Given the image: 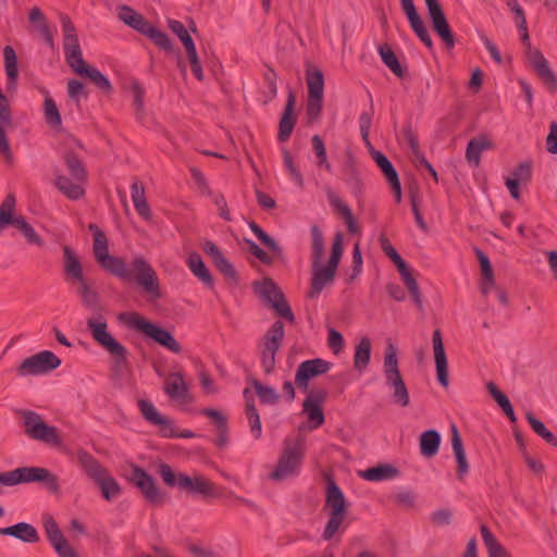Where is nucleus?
<instances>
[{"label":"nucleus","mask_w":557,"mask_h":557,"mask_svg":"<svg viewBox=\"0 0 557 557\" xmlns=\"http://www.w3.org/2000/svg\"><path fill=\"white\" fill-rule=\"evenodd\" d=\"M450 432L453 451L457 461V476L459 480H462L463 476L469 471V463L467 461L463 444L458 428L455 424H451Z\"/></svg>","instance_id":"obj_30"},{"label":"nucleus","mask_w":557,"mask_h":557,"mask_svg":"<svg viewBox=\"0 0 557 557\" xmlns=\"http://www.w3.org/2000/svg\"><path fill=\"white\" fill-rule=\"evenodd\" d=\"M212 262H213L214 267L220 271V273L225 278L237 283V281H238L237 272H236L234 265L225 258L224 255L220 256Z\"/></svg>","instance_id":"obj_57"},{"label":"nucleus","mask_w":557,"mask_h":557,"mask_svg":"<svg viewBox=\"0 0 557 557\" xmlns=\"http://www.w3.org/2000/svg\"><path fill=\"white\" fill-rule=\"evenodd\" d=\"M442 437L438 431L430 429L421 433L419 437L420 454L425 458H432L437 455Z\"/></svg>","instance_id":"obj_32"},{"label":"nucleus","mask_w":557,"mask_h":557,"mask_svg":"<svg viewBox=\"0 0 557 557\" xmlns=\"http://www.w3.org/2000/svg\"><path fill=\"white\" fill-rule=\"evenodd\" d=\"M371 341L369 337H362L356 346L354 355V368L358 372H363L371 359Z\"/></svg>","instance_id":"obj_38"},{"label":"nucleus","mask_w":557,"mask_h":557,"mask_svg":"<svg viewBox=\"0 0 557 557\" xmlns=\"http://www.w3.org/2000/svg\"><path fill=\"white\" fill-rule=\"evenodd\" d=\"M380 246L381 249L384 251V253L393 261L399 273H404L407 271L409 265L406 263V261L401 258V256L397 252V250L394 248V246L391 244L389 239L385 236H381L380 239Z\"/></svg>","instance_id":"obj_44"},{"label":"nucleus","mask_w":557,"mask_h":557,"mask_svg":"<svg viewBox=\"0 0 557 557\" xmlns=\"http://www.w3.org/2000/svg\"><path fill=\"white\" fill-rule=\"evenodd\" d=\"M432 344L434 350V360L437 381L443 387L448 386V362L443 344L442 333L438 329L434 330L432 335Z\"/></svg>","instance_id":"obj_24"},{"label":"nucleus","mask_w":557,"mask_h":557,"mask_svg":"<svg viewBox=\"0 0 557 557\" xmlns=\"http://www.w3.org/2000/svg\"><path fill=\"white\" fill-rule=\"evenodd\" d=\"M69 66L78 75L87 77L90 82L104 94H111L113 87L108 79L97 67L88 65L83 55L69 63Z\"/></svg>","instance_id":"obj_23"},{"label":"nucleus","mask_w":557,"mask_h":557,"mask_svg":"<svg viewBox=\"0 0 557 557\" xmlns=\"http://www.w3.org/2000/svg\"><path fill=\"white\" fill-rule=\"evenodd\" d=\"M61 364V359L50 350H42L25 358L16 368L20 376L41 375L49 373Z\"/></svg>","instance_id":"obj_14"},{"label":"nucleus","mask_w":557,"mask_h":557,"mask_svg":"<svg viewBox=\"0 0 557 557\" xmlns=\"http://www.w3.org/2000/svg\"><path fill=\"white\" fill-rule=\"evenodd\" d=\"M508 9L515 14V21L518 29H523L527 25L524 10L517 0H503Z\"/></svg>","instance_id":"obj_64"},{"label":"nucleus","mask_w":557,"mask_h":557,"mask_svg":"<svg viewBox=\"0 0 557 557\" xmlns=\"http://www.w3.org/2000/svg\"><path fill=\"white\" fill-rule=\"evenodd\" d=\"M308 100L306 114L309 122L317 121L322 112L324 95V76L321 70L308 67L306 71Z\"/></svg>","instance_id":"obj_13"},{"label":"nucleus","mask_w":557,"mask_h":557,"mask_svg":"<svg viewBox=\"0 0 557 557\" xmlns=\"http://www.w3.org/2000/svg\"><path fill=\"white\" fill-rule=\"evenodd\" d=\"M185 50H186L187 59L191 66L193 74L195 75V77L198 81H202L203 79V71H202V66H201V63H200V60H199V57H198V53L196 50V46L195 45L189 46V47L185 48Z\"/></svg>","instance_id":"obj_62"},{"label":"nucleus","mask_w":557,"mask_h":557,"mask_svg":"<svg viewBox=\"0 0 557 557\" xmlns=\"http://www.w3.org/2000/svg\"><path fill=\"white\" fill-rule=\"evenodd\" d=\"M331 367V362L321 358L302 361L297 368L295 384L299 389L309 392V381L319 375L325 374Z\"/></svg>","instance_id":"obj_19"},{"label":"nucleus","mask_w":557,"mask_h":557,"mask_svg":"<svg viewBox=\"0 0 557 557\" xmlns=\"http://www.w3.org/2000/svg\"><path fill=\"white\" fill-rule=\"evenodd\" d=\"M295 104L296 96L295 92L290 89L278 124L277 139L281 143L286 141L290 137L296 125L297 119L294 114Z\"/></svg>","instance_id":"obj_26"},{"label":"nucleus","mask_w":557,"mask_h":557,"mask_svg":"<svg viewBox=\"0 0 557 557\" xmlns=\"http://www.w3.org/2000/svg\"><path fill=\"white\" fill-rule=\"evenodd\" d=\"M4 70L10 84H14L18 76L17 57L15 50L11 46L3 49Z\"/></svg>","instance_id":"obj_46"},{"label":"nucleus","mask_w":557,"mask_h":557,"mask_svg":"<svg viewBox=\"0 0 557 557\" xmlns=\"http://www.w3.org/2000/svg\"><path fill=\"white\" fill-rule=\"evenodd\" d=\"M186 264L191 273L198 277L206 286L213 287V277L206 267L201 256L197 251H193L188 255Z\"/></svg>","instance_id":"obj_33"},{"label":"nucleus","mask_w":557,"mask_h":557,"mask_svg":"<svg viewBox=\"0 0 557 557\" xmlns=\"http://www.w3.org/2000/svg\"><path fill=\"white\" fill-rule=\"evenodd\" d=\"M474 251H475V255L478 257V260H479V263L481 267L483 280L487 281L490 283V285H493L494 284V273H493V268H492L488 257L479 248H475Z\"/></svg>","instance_id":"obj_60"},{"label":"nucleus","mask_w":557,"mask_h":557,"mask_svg":"<svg viewBox=\"0 0 557 557\" xmlns=\"http://www.w3.org/2000/svg\"><path fill=\"white\" fill-rule=\"evenodd\" d=\"M283 162L285 169L288 171L290 178L297 184V186H304V177L300 171L297 169L292 154L286 148L282 149Z\"/></svg>","instance_id":"obj_55"},{"label":"nucleus","mask_w":557,"mask_h":557,"mask_svg":"<svg viewBox=\"0 0 557 557\" xmlns=\"http://www.w3.org/2000/svg\"><path fill=\"white\" fill-rule=\"evenodd\" d=\"M251 385L253 386L259 400L263 405H276L280 400V395L275 388L263 385L257 379H251Z\"/></svg>","instance_id":"obj_43"},{"label":"nucleus","mask_w":557,"mask_h":557,"mask_svg":"<svg viewBox=\"0 0 557 557\" xmlns=\"http://www.w3.org/2000/svg\"><path fill=\"white\" fill-rule=\"evenodd\" d=\"M313 151L318 158V166L331 171V164L327 161L326 149L322 138L319 135H313L311 138Z\"/></svg>","instance_id":"obj_54"},{"label":"nucleus","mask_w":557,"mask_h":557,"mask_svg":"<svg viewBox=\"0 0 557 557\" xmlns=\"http://www.w3.org/2000/svg\"><path fill=\"white\" fill-rule=\"evenodd\" d=\"M263 79L268 88L264 104H268L277 96V73L272 67H267Z\"/></svg>","instance_id":"obj_53"},{"label":"nucleus","mask_w":557,"mask_h":557,"mask_svg":"<svg viewBox=\"0 0 557 557\" xmlns=\"http://www.w3.org/2000/svg\"><path fill=\"white\" fill-rule=\"evenodd\" d=\"M138 408L144 419L148 421L150 424H154L159 422V418L162 416L158 412L156 407L149 400L140 399L138 400Z\"/></svg>","instance_id":"obj_61"},{"label":"nucleus","mask_w":557,"mask_h":557,"mask_svg":"<svg viewBox=\"0 0 557 557\" xmlns=\"http://www.w3.org/2000/svg\"><path fill=\"white\" fill-rule=\"evenodd\" d=\"M525 418L532 430L541 436L546 443L557 447V437L545 426V424L536 419L532 412H527Z\"/></svg>","instance_id":"obj_47"},{"label":"nucleus","mask_w":557,"mask_h":557,"mask_svg":"<svg viewBox=\"0 0 557 557\" xmlns=\"http://www.w3.org/2000/svg\"><path fill=\"white\" fill-rule=\"evenodd\" d=\"M60 23L63 33V48L66 63L78 59L83 55L75 25L66 14H60Z\"/></svg>","instance_id":"obj_22"},{"label":"nucleus","mask_w":557,"mask_h":557,"mask_svg":"<svg viewBox=\"0 0 557 557\" xmlns=\"http://www.w3.org/2000/svg\"><path fill=\"white\" fill-rule=\"evenodd\" d=\"M490 148H492V141L485 135L474 137L468 143L466 149V160L470 164L479 166L482 151Z\"/></svg>","instance_id":"obj_35"},{"label":"nucleus","mask_w":557,"mask_h":557,"mask_svg":"<svg viewBox=\"0 0 557 557\" xmlns=\"http://www.w3.org/2000/svg\"><path fill=\"white\" fill-rule=\"evenodd\" d=\"M345 182L352 189L355 194L361 191V182L358 171L351 160L347 161L343 169Z\"/></svg>","instance_id":"obj_52"},{"label":"nucleus","mask_w":557,"mask_h":557,"mask_svg":"<svg viewBox=\"0 0 557 557\" xmlns=\"http://www.w3.org/2000/svg\"><path fill=\"white\" fill-rule=\"evenodd\" d=\"M245 244L248 246V251L255 256L261 263L265 265L273 264L274 260H277L273 253H269L263 250L259 245H257L253 240L245 238Z\"/></svg>","instance_id":"obj_56"},{"label":"nucleus","mask_w":557,"mask_h":557,"mask_svg":"<svg viewBox=\"0 0 557 557\" xmlns=\"http://www.w3.org/2000/svg\"><path fill=\"white\" fill-rule=\"evenodd\" d=\"M62 159L70 176L62 174L59 170L54 171L53 185L70 200H78L83 198L86 193L87 170L82 160L71 148L64 150Z\"/></svg>","instance_id":"obj_3"},{"label":"nucleus","mask_w":557,"mask_h":557,"mask_svg":"<svg viewBox=\"0 0 557 557\" xmlns=\"http://www.w3.org/2000/svg\"><path fill=\"white\" fill-rule=\"evenodd\" d=\"M158 473L168 486L178 487L181 473H174L170 465L161 462L158 467Z\"/></svg>","instance_id":"obj_59"},{"label":"nucleus","mask_w":557,"mask_h":557,"mask_svg":"<svg viewBox=\"0 0 557 557\" xmlns=\"http://www.w3.org/2000/svg\"><path fill=\"white\" fill-rule=\"evenodd\" d=\"M77 460L87 476L96 483L108 474V470L99 462V460L84 449H79L77 451Z\"/></svg>","instance_id":"obj_28"},{"label":"nucleus","mask_w":557,"mask_h":557,"mask_svg":"<svg viewBox=\"0 0 557 557\" xmlns=\"http://www.w3.org/2000/svg\"><path fill=\"white\" fill-rule=\"evenodd\" d=\"M143 35L148 37L157 47L166 52L173 51V44L169 36L153 26L151 23L146 27Z\"/></svg>","instance_id":"obj_41"},{"label":"nucleus","mask_w":557,"mask_h":557,"mask_svg":"<svg viewBox=\"0 0 557 557\" xmlns=\"http://www.w3.org/2000/svg\"><path fill=\"white\" fill-rule=\"evenodd\" d=\"M383 63L399 78L406 76V70L401 66L398 58L387 44H383L377 49Z\"/></svg>","instance_id":"obj_39"},{"label":"nucleus","mask_w":557,"mask_h":557,"mask_svg":"<svg viewBox=\"0 0 557 557\" xmlns=\"http://www.w3.org/2000/svg\"><path fill=\"white\" fill-rule=\"evenodd\" d=\"M373 160L376 165L380 168L382 173L384 174L386 181L388 182L397 202L401 201V185L399 181L398 173L394 168L393 163L387 159V157L377 150H373L371 152Z\"/></svg>","instance_id":"obj_25"},{"label":"nucleus","mask_w":557,"mask_h":557,"mask_svg":"<svg viewBox=\"0 0 557 557\" xmlns=\"http://www.w3.org/2000/svg\"><path fill=\"white\" fill-rule=\"evenodd\" d=\"M178 488L190 495H197L202 498L220 497L219 486L203 475L188 476L181 473Z\"/></svg>","instance_id":"obj_18"},{"label":"nucleus","mask_w":557,"mask_h":557,"mask_svg":"<svg viewBox=\"0 0 557 557\" xmlns=\"http://www.w3.org/2000/svg\"><path fill=\"white\" fill-rule=\"evenodd\" d=\"M253 290L261 300L273 309L281 318L294 322L295 315L288 305L283 292L277 284L270 277L263 278L261 282H253Z\"/></svg>","instance_id":"obj_8"},{"label":"nucleus","mask_w":557,"mask_h":557,"mask_svg":"<svg viewBox=\"0 0 557 557\" xmlns=\"http://www.w3.org/2000/svg\"><path fill=\"white\" fill-rule=\"evenodd\" d=\"M399 475V470L391 463H380L359 472V476L370 482L393 480Z\"/></svg>","instance_id":"obj_31"},{"label":"nucleus","mask_w":557,"mask_h":557,"mask_svg":"<svg viewBox=\"0 0 557 557\" xmlns=\"http://www.w3.org/2000/svg\"><path fill=\"white\" fill-rule=\"evenodd\" d=\"M131 483L136 486L151 505H161L164 502V493L156 485L154 479L143 468L133 466L129 476Z\"/></svg>","instance_id":"obj_16"},{"label":"nucleus","mask_w":557,"mask_h":557,"mask_svg":"<svg viewBox=\"0 0 557 557\" xmlns=\"http://www.w3.org/2000/svg\"><path fill=\"white\" fill-rule=\"evenodd\" d=\"M17 413L23 420L25 434L35 441L59 446L61 437L55 426L48 425L39 413L33 410H18Z\"/></svg>","instance_id":"obj_10"},{"label":"nucleus","mask_w":557,"mask_h":557,"mask_svg":"<svg viewBox=\"0 0 557 557\" xmlns=\"http://www.w3.org/2000/svg\"><path fill=\"white\" fill-rule=\"evenodd\" d=\"M521 32V41L525 46L527 59L530 62L531 66L535 71L536 75L543 82L547 90L552 94L557 91V78L555 73L552 71L548 61L545 59L543 53L539 49H533L531 47L528 24L524 25L523 29H519Z\"/></svg>","instance_id":"obj_12"},{"label":"nucleus","mask_w":557,"mask_h":557,"mask_svg":"<svg viewBox=\"0 0 557 557\" xmlns=\"http://www.w3.org/2000/svg\"><path fill=\"white\" fill-rule=\"evenodd\" d=\"M63 268L65 280L71 283H77V295L81 297L82 305L91 311H100V298L94 288L92 282L84 276L82 263L75 251L69 247H63Z\"/></svg>","instance_id":"obj_4"},{"label":"nucleus","mask_w":557,"mask_h":557,"mask_svg":"<svg viewBox=\"0 0 557 557\" xmlns=\"http://www.w3.org/2000/svg\"><path fill=\"white\" fill-rule=\"evenodd\" d=\"M92 339L113 358V367L121 370L127 364V349L108 332V323L103 315L89 318L86 322Z\"/></svg>","instance_id":"obj_5"},{"label":"nucleus","mask_w":557,"mask_h":557,"mask_svg":"<svg viewBox=\"0 0 557 557\" xmlns=\"http://www.w3.org/2000/svg\"><path fill=\"white\" fill-rule=\"evenodd\" d=\"M311 233V268L312 276L310 289L307 297L310 299L318 298L323 288L334 283L336 270L343 256V238L342 232H337L334 236L331 256L325 265L322 264L325 244L322 231L318 225L310 227Z\"/></svg>","instance_id":"obj_1"},{"label":"nucleus","mask_w":557,"mask_h":557,"mask_svg":"<svg viewBox=\"0 0 557 557\" xmlns=\"http://www.w3.org/2000/svg\"><path fill=\"white\" fill-rule=\"evenodd\" d=\"M45 119L51 127H61L62 120L54 100L46 97L44 101Z\"/></svg>","instance_id":"obj_51"},{"label":"nucleus","mask_w":557,"mask_h":557,"mask_svg":"<svg viewBox=\"0 0 557 557\" xmlns=\"http://www.w3.org/2000/svg\"><path fill=\"white\" fill-rule=\"evenodd\" d=\"M285 335L282 321H275L263 335L259 345L260 362L265 374H271L275 368V356L280 350Z\"/></svg>","instance_id":"obj_11"},{"label":"nucleus","mask_w":557,"mask_h":557,"mask_svg":"<svg viewBox=\"0 0 557 557\" xmlns=\"http://www.w3.org/2000/svg\"><path fill=\"white\" fill-rule=\"evenodd\" d=\"M386 386L392 391V400L395 405L400 407H408L410 404V396L408 388L401 375L385 380Z\"/></svg>","instance_id":"obj_36"},{"label":"nucleus","mask_w":557,"mask_h":557,"mask_svg":"<svg viewBox=\"0 0 557 557\" xmlns=\"http://www.w3.org/2000/svg\"><path fill=\"white\" fill-rule=\"evenodd\" d=\"M97 262L103 270L120 280L136 282L147 294L150 301H156L162 297L158 274L143 256H136L129 264H126L122 258L108 253L101 256Z\"/></svg>","instance_id":"obj_2"},{"label":"nucleus","mask_w":557,"mask_h":557,"mask_svg":"<svg viewBox=\"0 0 557 557\" xmlns=\"http://www.w3.org/2000/svg\"><path fill=\"white\" fill-rule=\"evenodd\" d=\"M42 525L46 536L51 545L60 542L64 537L55 519L50 513L42 515Z\"/></svg>","instance_id":"obj_50"},{"label":"nucleus","mask_w":557,"mask_h":557,"mask_svg":"<svg viewBox=\"0 0 557 557\" xmlns=\"http://www.w3.org/2000/svg\"><path fill=\"white\" fill-rule=\"evenodd\" d=\"M301 460V451L298 445L287 446L280 457L275 470L270 474L274 481H281L292 475Z\"/></svg>","instance_id":"obj_21"},{"label":"nucleus","mask_w":557,"mask_h":557,"mask_svg":"<svg viewBox=\"0 0 557 557\" xmlns=\"http://www.w3.org/2000/svg\"><path fill=\"white\" fill-rule=\"evenodd\" d=\"M325 507L330 508V513L322 539L330 541L339 531L348 513L345 496L332 476H327Z\"/></svg>","instance_id":"obj_7"},{"label":"nucleus","mask_w":557,"mask_h":557,"mask_svg":"<svg viewBox=\"0 0 557 557\" xmlns=\"http://www.w3.org/2000/svg\"><path fill=\"white\" fill-rule=\"evenodd\" d=\"M404 281L405 286L407 287L414 305L420 311H423V301L422 295L420 292L419 284L417 280L413 277L411 269H408L404 273L400 274Z\"/></svg>","instance_id":"obj_45"},{"label":"nucleus","mask_w":557,"mask_h":557,"mask_svg":"<svg viewBox=\"0 0 557 557\" xmlns=\"http://www.w3.org/2000/svg\"><path fill=\"white\" fill-rule=\"evenodd\" d=\"M432 29L442 39L447 49L456 45L455 35L448 24L444 10L438 0H424Z\"/></svg>","instance_id":"obj_15"},{"label":"nucleus","mask_w":557,"mask_h":557,"mask_svg":"<svg viewBox=\"0 0 557 557\" xmlns=\"http://www.w3.org/2000/svg\"><path fill=\"white\" fill-rule=\"evenodd\" d=\"M98 486L101 490V494L104 499L112 500L120 496L122 490L117 481L109 475V473L103 476L99 482H97Z\"/></svg>","instance_id":"obj_49"},{"label":"nucleus","mask_w":557,"mask_h":557,"mask_svg":"<svg viewBox=\"0 0 557 557\" xmlns=\"http://www.w3.org/2000/svg\"><path fill=\"white\" fill-rule=\"evenodd\" d=\"M15 209V197L9 194L0 206V233L9 225H13L25 237L30 245L42 246V238L23 215H13Z\"/></svg>","instance_id":"obj_9"},{"label":"nucleus","mask_w":557,"mask_h":557,"mask_svg":"<svg viewBox=\"0 0 557 557\" xmlns=\"http://www.w3.org/2000/svg\"><path fill=\"white\" fill-rule=\"evenodd\" d=\"M246 416L248 418L249 428L252 436L259 440L262 434V426L260 421L259 412L255 406L253 399L248 400L245 408Z\"/></svg>","instance_id":"obj_48"},{"label":"nucleus","mask_w":557,"mask_h":557,"mask_svg":"<svg viewBox=\"0 0 557 557\" xmlns=\"http://www.w3.org/2000/svg\"><path fill=\"white\" fill-rule=\"evenodd\" d=\"M20 472L22 484L38 482L52 494H57L60 491L59 478L46 468L20 467Z\"/></svg>","instance_id":"obj_20"},{"label":"nucleus","mask_w":557,"mask_h":557,"mask_svg":"<svg viewBox=\"0 0 557 557\" xmlns=\"http://www.w3.org/2000/svg\"><path fill=\"white\" fill-rule=\"evenodd\" d=\"M480 531L484 545L486 546L488 557H509L505 547L497 541L485 524L481 525Z\"/></svg>","instance_id":"obj_40"},{"label":"nucleus","mask_w":557,"mask_h":557,"mask_svg":"<svg viewBox=\"0 0 557 557\" xmlns=\"http://www.w3.org/2000/svg\"><path fill=\"white\" fill-rule=\"evenodd\" d=\"M383 372L385 380L401 375L398 369V359L396 348L393 344H388L385 349Z\"/></svg>","instance_id":"obj_42"},{"label":"nucleus","mask_w":557,"mask_h":557,"mask_svg":"<svg viewBox=\"0 0 557 557\" xmlns=\"http://www.w3.org/2000/svg\"><path fill=\"white\" fill-rule=\"evenodd\" d=\"M0 534L15 537L24 543H37L39 534L36 528L27 522H18L10 527L0 528Z\"/></svg>","instance_id":"obj_29"},{"label":"nucleus","mask_w":557,"mask_h":557,"mask_svg":"<svg viewBox=\"0 0 557 557\" xmlns=\"http://www.w3.org/2000/svg\"><path fill=\"white\" fill-rule=\"evenodd\" d=\"M119 320L127 327L143 333L145 336L151 338L154 343L169 349L174 354L182 351L181 344L175 339L171 332L148 321L137 312L121 313Z\"/></svg>","instance_id":"obj_6"},{"label":"nucleus","mask_w":557,"mask_h":557,"mask_svg":"<svg viewBox=\"0 0 557 557\" xmlns=\"http://www.w3.org/2000/svg\"><path fill=\"white\" fill-rule=\"evenodd\" d=\"M119 18L128 27L143 34L150 24L141 14L136 12L132 7L123 4L119 8Z\"/></svg>","instance_id":"obj_34"},{"label":"nucleus","mask_w":557,"mask_h":557,"mask_svg":"<svg viewBox=\"0 0 557 557\" xmlns=\"http://www.w3.org/2000/svg\"><path fill=\"white\" fill-rule=\"evenodd\" d=\"M326 398L327 391L325 388L313 387L308 392V395L302 403V410L307 414L310 422V430H314L324 423L325 417L323 413L322 405Z\"/></svg>","instance_id":"obj_17"},{"label":"nucleus","mask_w":557,"mask_h":557,"mask_svg":"<svg viewBox=\"0 0 557 557\" xmlns=\"http://www.w3.org/2000/svg\"><path fill=\"white\" fill-rule=\"evenodd\" d=\"M169 28L180 38L185 48L195 45L185 25L176 20H169Z\"/></svg>","instance_id":"obj_58"},{"label":"nucleus","mask_w":557,"mask_h":557,"mask_svg":"<svg viewBox=\"0 0 557 557\" xmlns=\"http://www.w3.org/2000/svg\"><path fill=\"white\" fill-rule=\"evenodd\" d=\"M249 228L256 235V237L260 240L262 245H264L271 253L276 257L277 260L284 259L283 248L277 244V242L271 237L263 228L257 224L255 221H250L248 223Z\"/></svg>","instance_id":"obj_37"},{"label":"nucleus","mask_w":557,"mask_h":557,"mask_svg":"<svg viewBox=\"0 0 557 557\" xmlns=\"http://www.w3.org/2000/svg\"><path fill=\"white\" fill-rule=\"evenodd\" d=\"M163 389L164 393L173 400H180L183 403L190 401L188 386L181 372L171 373L165 381Z\"/></svg>","instance_id":"obj_27"},{"label":"nucleus","mask_w":557,"mask_h":557,"mask_svg":"<svg viewBox=\"0 0 557 557\" xmlns=\"http://www.w3.org/2000/svg\"><path fill=\"white\" fill-rule=\"evenodd\" d=\"M373 117V101L370 96V111L362 112L359 117L360 133L363 140L368 141Z\"/></svg>","instance_id":"obj_63"}]
</instances>
